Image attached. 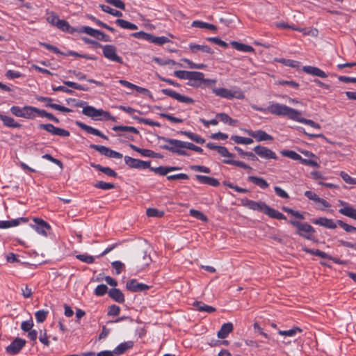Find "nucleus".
Returning <instances> with one entry per match:
<instances>
[{
	"instance_id": "20",
	"label": "nucleus",
	"mask_w": 356,
	"mask_h": 356,
	"mask_svg": "<svg viewBox=\"0 0 356 356\" xmlns=\"http://www.w3.org/2000/svg\"><path fill=\"white\" fill-rule=\"evenodd\" d=\"M302 70L310 75L315 76L320 78H327V74L317 67L307 65L302 67Z\"/></svg>"
},
{
	"instance_id": "7",
	"label": "nucleus",
	"mask_w": 356,
	"mask_h": 356,
	"mask_svg": "<svg viewBox=\"0 0 356 356\" xmlns=\"http://www.w3.org/2000/svg\"><path fill=\"white\" fill-rule=\"evenodd\" d=\"M39 127L40 129L45 130L46 131L50 133L54 136H58L60 137H68L70 135L69 131L62 128L56 127L52 124H40Z\"/></svg>"
},
{
	"instance_id": "59",
	"label": "nucleus",
	"mask_w": 356,
	"mask_h": 356,
	"mask_svg": "<svg viewBox=\"0 0 356 356\" xmlns=\"http://www.w3.org/2000/svg\"><path fill=\"white\" fill-rule=\"evenodd\" d=\"M340 176L346 183L353 185L356 184V178L350 177L348 173L342 171L340 172Z\"/></svg>"
},
{
	"instance_id": "3",
	"label": "nucleus",
	"mask_w": 356,
	"mask_h": 356,
	"mask_svg": "<svg viewBox=\"0 0 356 356\" xmlns=\"http://www.w3.org/2000/svg\"><path fill=\"white\" fill-rule=\"evenodd\" d=\"M82 113L95 120H113L109 112L103 109H97L92 106H86L83 107Z\"/></svg>"
},
{
	"instance_id": "60",
	"label": "nucleus",
	"mask_w": 356,
	"mask_h": 356,
	"mask_svg": "<svg viewBox=\"0 0 356 356\" xmlns=\"http://www.w3.org/2000/svg\"><path fill=\"white\" fill-rule=\"evenodd\" d=\"M337 223L343 228L346 232H356V227L352 225H350L342 220H337Z\"/></svg>"
},
{
	"instance_id": "26",
	"label": "nucleus",
	"mask_w": 356,
	"mask_h": 356,
	"mask_svg": "<svg viewBox=\"0 0 356 356\" xmlns=\"http://www.w3.org/2000/svg\"><path fill=\"white\" fill-rule=\"evenodd\" d=\"M134 343L131 341H125L120 343L113 350L115 355H120L124 354L127 350L131 348Z\"/></svg>"
},
{
	"instance_id": "6",
	"label": "nucleus",
	"mask_w": 356,
	"mask_h": 356,
	"mask_svg": "<svg viewBox=\"0 0 356 356\" xmlns=\"http://www.w3.org/2000/svg\"><path fill=\"white\" fill-rule=\"evenodd\" d=\"M103 55L111 61L118 63H123L122 58L117 54V49L111 44H106L102 47Z\"/></svg>"
},
{
	"instance_id": "45",
	"label": "nucleus",
	"mask_w": 356,
	"mask_h": 356,
	"mask_svg": "<svg viewBox=\"0 0 356 356\" xmlns=\"http://www.w3.org/2000/svg\"><path fill=\"white\" fill-rule=\"evenodd\" d=\"M231 139L236 144L250 145L253 143V140L252 138L239 136H232Z\"/></svg>"
},
{
	"instance_id": "14",
	"label": "nucleus",
	"mask_w": 356,
	"mask_h": 356,
	"mask_svg": "<svg viewBox=\"0 0 356 356\" xmlns=\"http://www.w3.org/2000/svg\"><path fill=\"white\" fill-rule=\"evenodd\" d=\"M25 344L26 341L24 339L16 338L8 346H7L6 351L10 354L16 355L23 348Z\"/></svg>"
},
{
	"instance_id": "44",
	"label": "nucleus",
	"mask_w": 356,
	"mask_h": 356,
	"mask_svg": "<svg viewBox=\"0 0 356 356\" xmlns=\"http://www.w3.org/2000/svg\"><path fill=\"white\" fill-rule=\"evenodd\" d=\"M204 74L200 72H189L188 80L190 81H204Z\"/></svg>"
},
{
	"instance_id": "58",
	"label": "nucleus",
	"mask_w": 356,
	"mask_h": 356,
	"mask_svg": "<svg viewBox=\"0 0 356 356\" xmlns=\"http://www.w3.org/2000/svg\"><path fill=\"white\" fill-rule=\"evenodd\" d=\"M48 312L45 310H39L35 312V316L37 322L42 323L47 318Z\"/></svg>"
},
{
	"instance_id": "40",
	"label": "nucleus",
	"mask_w": 356,
	"mask_h": 356,
	"mask_svg": "<svg viewBox=\"0 0 356 356\" xmlns=\"http://www.w3.org/2000/svg\"><path fill=\"white\" fill-rule=\"evenodd\" d=\"M116 24L120 26L121 28L122 29H128V30H136L138 29V26L133 24V23H131L128 21H126L124 19H118L116 21H115Z\"/></svg>"
},
{
	"instance_id": "1",
	"label": "nucleus",
	"mask_w": 356,
	"mask_h": 356,
	"mask_svg": "<svg viewBox=\"0 0 356 356\" xmlns=\"http://www.w3.org/2000/svg\"><path fill=\"white\" fill-rule=\"evenodd\" d=\"M268 113L273 115L287 116L293 120L298 119L297 116L299 115L298 111L279 103L270 102L268 106Z\"/></svg>"
},
{
	"instance_id": "30",
	"label": "nucleus",
	"mask_w": 356,
	"mask_h": 356,
	"mask_svg": "<svg viewBox=\"0 0 356 356\" xmlns=\"http://www.w3.org/2000/svg\"><path fill=\"white\" fill-rule=\"evenodd\" d=\"M109 296L115 301L119 303H123L124 302V296L122 292L116 288L111 289L108 291Z\"/></svg>"
},
{
	"instance_id": "38",
	"label": "nucleus",
	"mask_w": 356,
	"mask_h": 356,
	"mask_svg": "<svg viewBox=\"0 0 356 356\" xmlns=\"http://www.w3.org/2000/svg\"><path fill=\"white\" fill-rule=\"evenodd\" d=\"M191 26L193 27H197L200 29H207L211 31H216L217 28L216 26L211 24H209L202 21L195 20L192 22Z\"/></svg>"
},
{
	"instance_id": "50",
	"label": "nucleus",
	"mask_w": 356,
	"mask_h": 356,
	"mask_svg": "<svg viewBox=\"0 0 356 356\" xmlns=\"http://www.w3.org/2000/svg\"><path fill=\"white\" fill-rule=\"evenodd\" d=\"M222 161L224 163H226V164L234 165H236V166H238V167H240V168H242L244 169L252 170V168L250 165H248L245 164V163L240 161L223 160Z\"/></svg>"
},
{
	"instance_id": "61",
	"label": "nucleus",
	"mask_w": 356,
	"mask_h": 356,
	"mask_svg": "<svg viewBox=\"0 0 356 356\" xmlns=\"http://www.w3.org/2000/svg\"><path fill=\"white\" fill-rule=\"evenodd\" d=\"M159 115L162 118H166L167 120H168L169 121H170L172 123H182L184 121L183 119L174 117L172 115L168 114V113H160Z\"/></svg>"
},
{
	"instance_id": "29",
	"label": "nucleus",
	"mask_w": 356,
	"mask_h": 356,
	"mask_svg": "<svg viewBox=\"0 0 356 356\" xmlns=\"http://www.w3.org/2000/svg\"><path fill=\"white\" fill-rule=\"evenodd\" d=\"M248 180L261 189H266L269 186V184L264 179L259 177L250 176Z\"/></svg>"
},
{
	"instance_id": "2",
	"label": "nucleus",
	"mask_w": 356,
	"mask_h": 356,
	"mask_svg": "<svg viewBox=\"0 0 356 356\" xmlns=\"http://www.w3.org/2000/svg\"><path fill=\"white\" fill-rule=\"evenodd\" d=\"M161 140L165 143V144L161 145L162 149L168 150L178 155H188L186 151L185 150L184 141L176 139H171L165 137H162Z\"/></svg>"
},
{
	"instance_id": "31",
	"label": "nucleus",
	"mask_w": 356,
	"mask_h": 356,
	"mask_svg": "<svg viewBox=\"0 0 356 356\" xmlns=\"http://www.w3.org/2000/svg\"><path fill=\"white\" fill-rule=\"evenodd\" d=\"M231 45L236 50L242 52H254V49L250 45L243 44L236 41L231 42Z\"/></svg>"
},
{
	"instance_id": "64",
	"label": "nucleus",
	"mask_w": 356,
	"mask_h": 356,
	"mask_svg": "<svg viewBox=\"0 0 356 356\" xmlns=\"http://www.w3.org/2000/svg\"><path fill=\"white\" fill-rule=\"evenodd\" d=\"M59 20V17L57 14L54 12H51L48 14L47 21L53 26H56Z\"/></svg>"
},
{
	"instance_id": "28",
	"label": "nucleus",
	"mask_w": 356,
	"mask_h": 356,
	"mask_svg": "<svg viewBox=\"0 0 356 356\" xmlns=\"http://www.w3.org/2000/svg\"><path fill=\"white\" fill-rule=\"evenodd\" d=\"M233 330V325L232 323H226L222 325L220 329L218 332V337L220 339H225L228 334Z\"/></svg>"
},
{
	"instance_id": "63",
	"label": "nucleus",
	"mask_w": 356,
	"mask_h": 356,
	"mask_svg": "<svg viewBox=\"0 0 356 356\" xmlns=\"http://www.w3.org/2000/svg\"><path fill=\"white\" fill-rule=\"evenodd\" d=\"M108 287L105 284H99L95 289V294L97 296H102L107 292Z\"/></svg>"
},
{
	"instance_id": "23",
	"label": "nucleus",
	"mask_w": 356,
	"mask_h": 356,
	"mask_svg": "<svg viewBox=\"0 0 356 356\" xmlns=\"http://www.w3.org/2000/svg\"><path fill=\"white\" fill-rule=\"evenodd\" d=\"M39 109L31 106H25L23 107L22 117L26 119H34L38 116Z\"/></svg>"
},
{
	"instance_id": "43",
	"label": "nucleus",
	"mask_w": 356,
	"mask_h": 356,
	"mask_svg": "<svg viewBox=\"0 0 356 356\" xmlns=\"http://www.w3.org/2000/svg\"><path fill=\"white\" fill-rule=\"evenodd\" d=\"M297 118L298 119H295L294 120L301 122V123H303V124H307V125H309L314 129H321V126L318 123H316L315 122H314L312 120H307V119L301 118V113L300 111H299V115L297 116Z\"/></svg>"
},
{
	"instance_id": "10",
	"label": "nucleus",
	"mask_w": 356,
	"mask_h": 356,
	"mask_svg": "<svg viewBox=\"0 0 356 356\" xmlns=\"http://www.w3.org/2000/svg\"><path fill=\"white\" fill-rule=\"evenodd\" d=\"M33 221L34 222V225H31L33 229L40 235L47 236V231L50 230L51 226L41 218H35Z\"/></svg>"
},
{
	"instance_id": "56",
	"label": "nucleus",
	"mask_w": 356,
	"mask_h": 356,
	"mask_svg": "<svg viewBox=\"0 0 356 356\" xmlns=\"http://www.w3.org/2000/svg\"><path fill=\"white\" fill-rule=\"evenodd\" d=\"M282 210L288 213H290L291 216H294L296 218L304 220L305 216L300 213L298 211L293 210L292 209L288 207H282Z\"/></svg>"
},
{
	"instance_id": "9",
	"label": "nucleus",
	"mask_w": 356,
	"mask_h": 356,
	"mask_svg": "<svg viewBox=\"0 0 356 356\" xmlns=\"http://www.w3.org/2000/svg\"><path fill=\"white\" fill-rule=\"evenodd\" d=\"M90 147L101 154L104 155L109 158H115V159H122V154L120 152L111 149L110 148L99 145H91Z\"/></svg>"
},
{
	"instance_id": "57",
	"label": "nucleus",
	"mask_w": 356,
	"mask_h": 356,
	"mask_svg": "<svg viewBox=\"0 0 356 356\" xmlns=\"http://www.w3.org/2000/svg\"><path fill=\"white\" fill-rule=\"evenodd\" d=\"M88 18L90 19V20H92V22H94L97 25L101 26V27H103L104 29H106L111 31H114V29L108 26L107 24H106L105 23L102 22V21H100L99 19H97L96 17H95L94 16L92 15H88Z\"/></svg>"
},
{
	"instance_id": "54",
	"label": "nucleus",
	"mask_w": 356,
	"mask_h": 356,
	"mask_svg": "<svg viewBox=\"0 0 356 356\" xmlns=\"http://www.w3.org/2000/svg\"><path fill=\"white\" fill-rule=\"evenodd\" d=\"M38 116L41 117V118H47L49 120H52L56 123L59 122V120L56 117H55L51 113H47L44 110L39 109Z\"/></svg>"
},
{
	"instance_id": "35",
	"label": "nucleus",
	"mask_w": 356,
	"mask_h": 356,
	"mask_svg": "<svg viewBox=\"0 0 356 356\" xmlns=\"http://www.w3.org/2000/svg\"><path fill=\"white\" fill-rule=\"evenodd\" d=\"M193 306L197 308L200 312H204L207 313H213L216 311V308L211 306L207 305L202 302L196 301L193 303Z\"/></svg>"
},
{
	"instance_id": "16",
	"label": "nucleus",
	"mask_w": 356,
	"mask_h": 356,
	"mask_svg": "<svg viewBox=\"0 0 356 356\" xmlns=\"http://www.w3.org/2000/svg\"><path fill=\"white\" fill-rule=\"evenodd\" d=\"M38 100L40 102H46V106L51 108L53 109L63 112V113H70L72 111L71 109L69 108L65 107L63 106L54 104L52 103V99L50 97H38Z\"/></svg>"
},
{
	"instance_id": "49",
	"label": "nucleus",
	"mask_w": 356,
	"mask_h": 356,
	"mask_svg": "<svg viewBox=\"0 0 356 356\" xmlns=\"http://www.w3.org/2000/svg\"><path fill=\"white\" fill-rule=\"evenodd\" d=\"M99 7L104 12L109 13L113 16H115V17H122V12L118 11L115 9H113L108 6L102 4V5H99Z\"/></svg>"
},
{
	"instance_id": "41",
	"label": "nucleus",
	"mask_w": 356,
	"mask_h": 356,
	"mask_svg": "<svg viewBox=\"0 0 356 356\" xmlns=\"http://www.w3.org/2000/svg\"><path fill=\"white\" fill-rule=\"evenodd\" d=\"M302 330L298 327H293V328L288 330H278V334L282 336L293 337H295L298 333H300Z\"/></svg>"
},
{
	"instance_id": "36",
	"label": "nucleus",
	"mask_w": 356,
	"mask_h": 356,
	"mask_svg": "<svg viewBox=\"0 0 356 356\" xmlns=\"http://www.w3.org/2000/svg\"><path fill=\"white\" fill-rule=\"evenodd\" d=\"M20 220H24V218L13 219L10 220H0V229H7L16 227L19 224Z\"/></svg>"
},
{
	"instance_id": "18",
	"label": "nucleus",
	"mask_w": 356,
	"mask_h": 356,
	"mask_svg": "<svg viewBox=\"0 0 356 356\" xmlns=\"http://www.w3.org/2000/svg\"><path fill=\"white\" fill-rule=\"evenodd\" d=\"M127 289L132 292L144 291L149 289V286L139 283L136 280L132 279L127 282Z\"/></svg>"
},
{
	"instance_id": "39",
	"label": "nucleus",
	"mask_w": 356,
	"mask_h": 356,
	"mask_svg": "<svg viewBox=\"0 0 356 356\" xmlns=\"http://www.w3.org/2000/svg\"><path fill=\"white\" fill-rule=\"evenodd\" d=\"M119 83L127 88L136 90L137 92H140V93H145V92H147V89L140 87V86H138L136 85H134L126 80L121 79L119 81Z\"/></svg>"
},
{
	"instance_id": "5",
	"label": "nucleus",
	"mask_w": 356,
	"mask_h": 356,
	"mask_svg": "<svg viewBox=\"0 0 356 356\" xmlns=\"http://www.w3.org/2000/svg\"><path fill=\"white\" fill-rule=\"evenodd\" d=\"M74 31L79 33H86L97 40H103L105 42L108 40V37L106 36L105 33L88 26H81L77 29H75Z\"/></svg>"
},
{
	"instance_id": "22",
	"label": "nucleus",
	"mask_w": 356,
	"mask_h": 356,
	"mask_svg": "<svg viewBox=\"0 0 356 356\" xmlns=\"http://www.w3.org/2000/svg\"><path fill=\"white\" fill-rule=\"evenodd\" d=\"M195 177L197 181L203 184L209 185L213 187H217L220 185L219 181L213 177L201 175H196Z\"/></svg>"
},
{
	"instance_id": "32",
	"label": "nucleus",
	"mask_w": 356,
	"mask_h": 356,
	"mask_svg": "<svg viewBox=\"0 0 356 356\" xmlns=\"http://www.w3.org/2000/svg\"><path fill=\"white\" fill-rule=\"evenodd\" d=\"M216 118L224 124H227L230 126H235L238 122L236 120L232 119L225 113H219L216 114Z\"/></svg>"
},
{
	"instance_id": "33",
	"label": "nucleus",
	"mask_w": 356,
	"mask_h": 356,
	"mask_svg": "<svg viewBox=\"0 0 356 356\" xmlns=\"http://www.w3.org/2000/svg\"><path fill=\"white\" fill-rule=\"evenodd\" d=\"M180 134L184 135L188 138L191 139V140L198 144H203L205 142V140L203 138H202L200 135L193 133L191 131H181Z\"/></svg>"
},
{
	"instance_id": "25",
	"label": "nucleus",
	"mask_w": 356,
	"mask_h": 356,
	"mask_svg": "<svg viewBox=\"0 0 356 356\" xmlns=\"http://www.w3.org/2000/svg\"><path fill=\"white\" fill-rule=\"evenodd\" d=\"M264 213L268 216L269 217L277 220H286V216L282 213L281 212L278 211L277 210H275L271 207H270L268 205L266 204Z\"/></svg>"
},
{
	"instance_id": "17",
	"label": "nucleus",
	"mask_w": 356,
	"mask_h": 356,
	"mask_svg": "<svg viewBox=\"0 0 356 356\" xmlns=\"http://www.w3.org/2000/svg\"><path fill=\"white\" fill-rule=\"evenodd\" d=\"M339 202L342 208L339 210V212L343 216L356 220V209L346 202L339 201Z\"/></svg>"
},
{
	"instance_id": "27",
	"label": "nucleus",
	"mask_w": 356,
	"mask_h": 356,
	"mask_svg": "<svg viewBox=\"0 0 356 356\" xmlns=\"http://www.w3.org/2000/svg\"><path fill=\"white\" fill-rule=\"evenodd\" d=\"M189 49L192 53L196 54L198 51L207 53L209 54H213V50L208 45L196 44L193 43L189 44Z\"/></svg>"
},
{
	"instance_id": "51",
	"label": "nucleus",
	"mask_w": 356,
	"mask_h": 356,
	"mask_svg": "<svg viewBox=\"0 0 356 356\" xmlns=\"http://www.w3.org/2000/svg\"><path fill=\"white\" fill-rule=\"evenodd\" d=\"M140 160L137 159H134L129 156H124V162L125 163L129 166L130 168H138V165L140 163Z\"/></svg>"
},
{
	"instance_id": "11",
	"label": "nucleus",
	"mask_w": 356,
	"mask_h": 356,
	"mask_svg": "<svg viewBox=\"0 0 356 356\" xmlns=\"http://www.w3.org/2000/svg\"><path fill=\"white\" fill-rule=\"evenodd\" d=\"M254 152L256 154H257L260 158L264 159H274L277 160V156L276 154L273 152L271 149H268L266 147L257 145L254 147Z\"/></svg>"
},
{
	"instance_id": "8",
	"label": "nucleus",
	"mask_w": 356,
	"mask_h": 356,
	"mask_svg": "<svg viewBox=\"0 0 356 356\" xmlns=\"http://www.w3.org/2000/svg\"><path fill=\"white\" fill-rule=\"evenodd\" d=\"M161 92L163 95H165L167 96H169V97L176 99L179 102L184 103L186 104H193L195 102L192 98L185 96V95H182L171 89H168V88L162 89Z\"/></svg>"
},
{
	"instance_id": "13",
	"label": "nucleus",
	"mask_w": 356,
	"mask_h": 356,
	"mask_svg": "<svg viewBox=\"0 0 356 356\" xmlns=\"http://www.w3.org/2000/svg\"><path fill=\"white\" fill-rule=\"evenodd\" d=\"M314 233V228L307 222L303 223L297 231L298 235L307 240H313Z\"/></svg>"
},
{
	"instance_id": "34",
	"label": "nucleus",
	"mask_w": 356,
	"mask_h": 356,
	"mask_svg": "<svg viewBox=\"0 0 356 356\" xmlns=\"http://www.w3.org/2000/svg\"><path fill=\"white\" fill-rule=\"evenodd\" d=\"M91 166L95 168V169L102 172L103 173H104L105 175H106L109 177H115L118 175V174L113 169H111L109 167H103L99 164H95V163H91Z\"/></svg>"
},
{
	"instance_id": "4",
	"label": "nucleus",
	"mask_w": 356,
	"mask_h": 356,
	"mask_svg": "<svg viewBox=\"0 0 356 356\" xmlns=\"http://www.w3.org/2000/svg\"><path fill=\"white\" fill-rule=\"evenodd\" d=\"M212 92L216 96L227 99H232L233 98L243 99L245 98L243 92L237 88H235L234 90H229L225 88H214L212 89Z\"/></svg>"
},
{
	"instance_id": "52",
	"label": "nucleus",
	"mask_w": 356,
	"mask_h": 356,
	"mask_svg": "<svg viewBox=\"0 0 356 356\" xmlns=\"http://www.w3.org/2000/svg\"><path fill=\"white\" fill-rule=\"evenodd\" d=\"M56 26L58 29L62 30L63 31L72 32V31H70V25L69 24V23L67 21H65L64 19H59Z\"/></svg>"
},
{
	"instance_id": "37",
	"label": "nucleus",
	"mask_w": 356,
	"mask_h": 356,
	"mask_svg": "<svg viewBox=\"0 0 356 356\" xmlns=\"http://www.w3.org/2000/svg\"><path fill=\"white\" fill-rule=\"evenodd\" d=\"M2 122L3 125L7 127L19 128L22 127V124L16 122L13 118L7 115L3 116Z\"/></svg>"
},
{
	"instance_id": "24",
	"label": "nucleus",
	"mask_w": 356,
	"mask_h": 356,
	"mask_svg": "<svg viewBox=\"0 0 356 356\" xmlns=\"http://www.w3.org/2000/svg\"><path fill=\"white\" fill-rule=\"evenodd\" d=\"M264 213L268 216L269 217L277 220H286V216L282 213L281 212L278 211L277 210H275L271 207H270L268 205L266 204Z\"/></svg>"
},
{
	"instance_id": "12",
	"label": "nucleus",
	"mask_w": 356,
	"mask_h": 356,
	"mask_svg": "<svg viewBox=\"0 0 356 356\" xmlns=\"http://www.w3.org/2000/svg\"><path fill=\"white\" fill-rule=\"evenodd\" d=\"M241 204L245 207L257 211L263 212L264 211L266 204L264 202L259 201H253L248 199H245L241 200Z\"/></svg>"
},
{
	"instance_id": "42",
	"label": "nucleus",
	"mask_w": 356,
	"mask_h": 356,
	"mask_svg": "<svg viewBox=\"0 0 356 356\" xmlns=\"http://www.w3.org/2000/svg\"><path fill=\"white\" fill-rule=\"evenodd\" d=\"M112 129L115 131H122V132H130L135 134H138L139 131L138 129L134 127L130 126H114L113 127Z\"/></svg>"
},
{
	"instance_id": "47",
	"label": "nucleus",
	"mask_w": 356,
	"mask_h": 356,
	"mask_svg": "<svg viewBox=\"0 0 356 356\" xmlns=\"http://www.w3.org/2000/svg\"><path fill=\"white\" fill-rule=\"evenodd\" d=\"M281 154L295 161H300L302 156L293 150H282Z\"/></svg>"
},
{
	"instance_id": "46",
	"label": "nucleus",
	"mask_w": 356,
	"mask_h": 356,
	"mask_svg": "<svg viewBox=\"0 0 356 356\" xmlns=\"http://www.w3.org/2000/svg\"><path fill=\"white\" fill-rule=\"evenodd\" d=\"M152 43L162 45L170 42V40L165 36H154L151 34L149 41Z\"/></svg>"
},
{
	"instance_id": "48",
	"label": "nucleus",
	"mask_w": 356,
	"mask_h": 356,
	"mask_svg": "<svg viewBox=\"0 0 356 356\" xmlns=\"http://www.w3.org/2000/svg\"><path fill=\"white\" fill-rule=\"evenodd\" d=\"M93 186L96 188H99V189L105 190V191L111 190V189H113L115 188V185L113 184L104 182L103 181H98L95 182L93 184Z\"/></svg>"
},
{
	"instance_id": "21",
	"label": "nucleus",
	"mask_w": 356,
	"mask_h": 356,
	"mask_svg": "<svg viewBox=\"0 0 356 356\" xmlns=\"http://www.w3.org/2000/svg\"><path fill=\"white\" fill-rule=\"evenodd\" d=\"M76 124L82 130L86 131L87 133L99 136L104 139H108L107 136H105L104 134H102L100 131L98 129L93 128L89 125H87L81 122H76Z\"/></svg>"
},
{
	"instance_id": "53",
	"label": "nucleus",
	"mask_w": 356,
	"mask_h": 356,
	"mask_svg": "<svg viewBox=\"0 0 356 356\" xmlns=\"http://www.w3.org/2000/svg\"><path fill=\"white\" fill-rule=\"evenodd\" d=\"M189 213L191 216H193L198 220H200L203 222L207 221V217L200 211H197L195 209H191Z\"/></svg>"
},
{
	"instance_id": "62",
	"label": "nucleus",
	"mask_w": 356,
	"mask_h": 356,
	"mask_svg": "<svg viewBox=\"0 0 356 356\" xmlns=\"http://www.w3.org/2000/svg\"><path fill=\"white\" fill-rule=\"evenodd\" d=\"M280 62L286 66H289L293 68H298L300 66V63L294 60L282 59L280 60Z\"/></svg>"
},
{
	"instance_id": "15",
	"label": "nucleus",
	"mask_w": 356,
	"mask_h": 356,
	"mask_svg": "<svg viewBox=\"0 0 356 356\" xmlns=\"http://www.w3.org/2000/svg\"><path fill=\"white\" fill-rule=\"evenodd\" d=\"M245 131L258 142L273 140V136L262 130L252 131L247 129Z\"/></svg>"
},
{
	"instance_id": "55",
	"label": "nucleus",
	"mask_w": 356,
	"mask_h": 356,
	"mask_svg": "<svg viewBox=\"0 0 356 356\" xmlns=\"http://www.w3.org/2000/svg\"><path fill=\"white\" fill-rule=\"evenodd\" d=\"M76 257L81 261L88 264H92L95 261V258L92 256L87 254H77Z\"/></svg>"
},
{
	"instance_id": "19",
	"label": "nucleus",
	"mask_w": 356,
	"mask_h": 356,
	"mask_svg": "<svg viewBox=\"0 0 356 356\" xmlns=\"http://www.w3.org/2000/svg\"><path fill=\"white\" fill-rule=\"evenodd\" d=\"M312 222L315 225H320L327 229H335L337 226V222H334L332 219H329L324 217H321L312 220Z\"/></svg>"
}]
</instances>
